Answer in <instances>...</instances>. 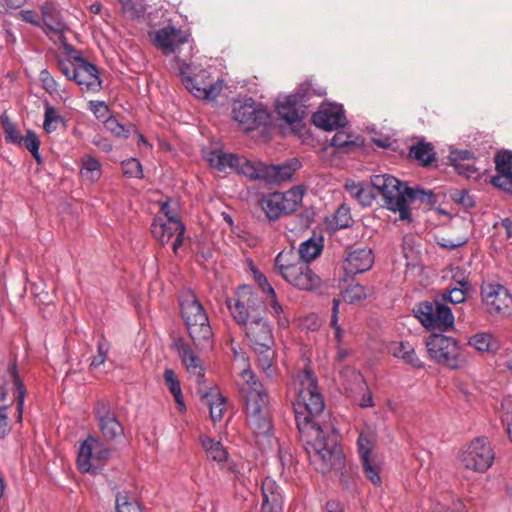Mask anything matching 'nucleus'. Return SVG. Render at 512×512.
Returning a JSON list of instances; mask_svg holds the SVG:
<instances>
[{
    "label": "nucleus",
    "mask_w": 512,
    "mask_h": 512,
    "mask_svg": "<svg viewBox=\"0 0 512 512\" xmlns=\"http://www.w3.org/2000/svg\"><path fill=\"white\" fill-rule=\"evenodd\" d=\"M262 510L265 512H282V499L279 493L276 492V485L274 482H264L262 485Z\"/></svg>",
    "instance_id": "nucleus-31"
},
{
    "label": "nucleus",
    "mask_w": 512,
    "mask_h": 512,
    "mask_svg": "<svg viewBox=\"0 0 512 512\" xmlns=\"http://www.w3.org/2000/svg\"><path fill=\"white\" fill-rule=\"evenodd\" d=\"M96 442V439L89 435L86 440H84L78 450L77 454V468L81 473H93L94 469L91 464V457L93 451V444Z\"/></svg>",
    "instance_id": "nucleus-35"
},
{
    "label": "nucleus",
    "mask_w": 512,
    "mask_h": 512,
    "mask_svg": "<svg viewBox=\"0 0 512 512\" xmlns=\"http://www.w3.org/2000/svg\"><path fill=\"white\" fill-rule=\"evenodd\" d=\"M63 123V118L58 114L56 108L47 104L45 107L43 128L47 133L57 129V125Z\"/></svg>",
    "instance_id": "nucleus-47"
},
{
    "label": "nucleus",
    "mask_w": 512,
    "mask_h": 512,
    "mask_svg": "<svg viewBox=\"0 0 512 512\" xmlns=\"http://www.w3.org/2000/svg\"><path fill=\"white\" fill-rule=\"evenodd\" d=\"M0 123L2 125L6 142L19 146L22 145L23 136L17 126L10 120L6 112L0 116Z\"/></svg>",
    "instance_id": "nucleus-42"
},
{
    "label": "nucleus",
    "mask_w": 512,
    "mask_h": 512,
    "mask_svg": "<svg viewBox=\"0 0 512 512\" xmlns=\"http://www.w3.org/2000/svg\"><path fill=\"white\" fill-rule=\"evenodd\" d=\"M467 291L468 288L454 287L430 300L419 302L413 308L414 317L417 320H454L448 303H463L467 298Z\"/></svg>",
    "instance_id": "nucleus-6"
},
{
    "label": "nucleus",
    "mask_w": 512,
    "mask_h": 512,
    "mask_svg": "<svg viewBox=\"0 0 512 512\" xmlns=\"http://www.w3.org/2000/svg\"><path fill=\"white\" fill-rule=\"evenodd\" d=\"M254 278L264 292H266L269 296H275L274 288L270 285L266 276L263 273H261L258 269H255L254 271Z\"/></svg>",
    "instance_id": "nucleus-59"
},
{
    "label": "nucleus",
    "mask_w": 512,
    "mask_h": 512,
    "mask_svg": "<svg viewBox=\"0 0 512 512\" xmlns=\"http://www.w3.org/2000/svg\"><path fill=\"white\" fill-rule=\"evenodd\" d=\"M262 301L250 286H242L236 292V297L228 301V307L234 320H261L257 311Z\"/></svg>",
    "instance_id": "nucleus-13"
},
{
    "label": "nucleus",
    "mask_w": 512,
    "mask_h": 512,
    "mask_svg": "<svg viewBox=\"0 0 512 512\" xmlns=\"http://www.w3.org/2000/svg\"><path fill=\"white\" fill-rule=\"evenodd\" d=\"M346 189L363 206L371 205L373 197H372L370 191L368 189L364 188L360 183L347 182Z\"/></svg>",
    "instance_id": "nucleus-45"
},
{
    "label": "nucleus",
    "mask_w": 512,
    "mask_h": 512,
    "mask_svg": "<svg viewBox=\"0 0 512 512\" xmlns=\"http://www.w3.org/2000/svg\"><path fill=\"white\" fill-rule=\"evenodd\" d=\"M41 20L50 29H56L60 25V13L56 5L46 1L40 5Z\"/></svg>",
    "instance_id": "nucleus-41"
},
{
    "label": "nucleus",
    "mask_w": 512,
    "mask_h": 512,
    "mask_svg": "<svg viewBox=\"0 0 512 512\" xmlns=\"http://www.w3.org/2000/svg\"><path fill=\"white\" fill-rule=\"evenodd\" d=\"M497 175L491 178V183L504 191L512 187V152H498L495 157Z\"/></svg>",
    "instance_id": "nucleus-25"
},
{
    "label": "nucleus",
    "mask_w": 512,
    "mask_h": 512,
    "mask_svg": "<svg viewBox=\"0 0 512 512\" xmlns=\"http://www.w3.org/2000/svg\"><path fill=\"white\" fill-rule=\"evenodd\" d=\"M352 221L350 208L347 205L342 204L337 208L333 215L332 225L336 229H343L349 227Z\"/></svg>",
    "instance_id": "nucleus-46"
},
{
    "label": "nucleus",
    "mask_w": 512,
    "mask_h": 512,
    "mask_svg": "<svg viewBox=\"0 0 512 512\" xmlns=\"http://www.w3.org/2000/svg\"><path fill=\"white\" fill-rule=\"evenodd\" d=\"M295 97L291 94L276 102L279 117L291 126L301 123L307 110Z\"/></svg>",
    "instance_id": "nucleus-24"
},
{
    "label": "nucleus",
    "mask_w": 512,
    "mask_h": 512,
    "mask_svg": "<svg viewBox=\"0 0 512 512\" xmlns=\"http://www.w3.org/2000/svg\"><path fill=\"white\" fill-rule=\"evenodd\" d=\"M189 34L173 25H167L154 33L153 43L164 54H174L188 42Z\"/></svg>",
    "instance_id": "nucleus-19"
},
{
    "label": "nucleus",
    "mask_w": 512,
    "mask_h": 512,
    "mask_svg": "<svg viewBox=\"0 0 512 512\" xmlns=\"http://www.w3.org/2000/svg\"><path fill=\"white\" fill-rule=\"evenodd\" d=\"M12 383L14 389V400L16 401V408L18 413V421L22 420L23 406L26 396V388L24 383L19 377L17 370L16 359H14L8 366L7 378L0 379V403H4L7 400L9 392V383Z\"/></svg>",
    "instance_id": "nucleus-16"
},
{
    "label": "nucleus",
    "mask_w": 512,
    "mask_h": 512,
    "mask_svg": "<svg viewBox=\"0 0 512 512\" xmlns=\"http://www.w3.org/2000/svg\"><path fill=\"white\" fill-rule=\"evenodd\" d=\"M241 377L243 382L238 383V391L245 407L248 424L254 433L269 435L273 426L268 393L251 369H244Z\"/></svg>",
    "instance_id": "nucleus-3"
},
{
    "label": "nucleus",
    "mask_w": 512,
    "mask_h": 512,
    "mask_svg": "<svg viewBox=\"0 0 512 512\" xmlns=\"http://www.w3.org/2000/svg\"><path fill=\"white\" fill-rule=\"evenodd\" d=\"M115 510L116 512H143L142 505L136 498L120 492L116 494Z\"/></svg>",
    "instance_id": "nucleus-43"
},
{
    "label": "nucleus",
    "mask_w": 512,
    "mask_h": 512,
    "mask_svg": "<svg viewBox=\"0 0 512 512\" xmlns=\"http://www.w3.org/2000/svg\"><path fill=\"white\" fill-rule=\"evenodd\" d=\"M66 49L70 59L76 62V70L72 80H74L84 93L95 90L96 85V66L88 62L81 56L80 52L72 46L67 45Z\"/></svg>",
    "instance_id": "nucleus-15"
},
{
    "label": "nucleus",
    "mask_w": 512,
    "mask_h": 512,
    "mask_svg": "<svg viewBox=\"0 0 512 512\" xmlns=\"http://www.w3.org/2000/svg\"><path fill=\"white\" fill-rule=\"evenodd\" d=\"M99 428L104 440L112 443L123 435V427L115 415H105L99 419Z\"/></svg>",
    "instance_id": "nucleus-33"
},
{
    "label": "nucleus",
    "mask_w": 512,
    "mask_h": 512,
    "mask_svg": "<svg viewBox=\"0 0 512 512\" xmlns=\"http://www.w3.org/2000/svg\"><path fill=\"white\" fill-rule=\"evenodd\" d=\"M453 166L459 175H463L466 178L473 177L477 171L474 161L453 164Z\"/></svg>",
    "instance_id": "nucleus-55"
},
{
    "label": "nucleus",
    "mask_w": 512,
    "mask_h": 512,
    "mask_svg": "<svg viewBox=\"0 0 512 512\" xmlns=\"http://www.w3.org/2000/svg\"><path fill=\"white\" fill-rule=\"evenodd\" d=\"M358 452L361 459L371 458V451L374 448V442L368 434L361 433L357 439Z\"/></svg>",
    "instance_id": "nucleus-51"
},
{
    "label": "nucleus",
    "mask_w": 512,
    "mask_h": 512,
    "mask_svg": "<svg viewBox=\"0 0 512 512\" xmlns=\"http://www.w3.org/2000/svg\"><path fill=\"white\" fill-rule=\"evenodd\" d=\"M58 66L60 71L67 77V79L72 80L76 70V62H71L70 60H59Z\"/></svg>",
    "instance_id": "nucleus-61"
},
{
    "label": "nucleus",
    "mask_w": 512,
    "mask_h": 512,
    "mask_svg": "<svg viewBox=\"0 0 512 512\" xmlns=\"http://www.w3.org/2000/svg\"><path fill=\"white\" fill-rule=\"evenodd\" d=\"M161 213L164 215V220H180L178 217V210L176 206H172L170 201H164L161 204Z\"/></svg>",
    "instance_id": "nucleus-60"
},
{
    "label": "nucleus",
    "mask_w": 512,
    "mask_h": 512,
    "mask_svg": "<svg viewBox=\"0 0 512 512\" xmlns=\"http://www.w3.org/2000/svg\"><path fill=\"white\" fill-rule=\"evenodd\" d=\"M468 344L473 346L479 352L494 354L499 350L498 341L490 333L486 332L477 333L471 336L468 340Z\"/></svg>",
    "instance_id": "nucleus-37"
},
{
    "label": "nucleus",
    "mask_w": 512,
    "mask_h": 512,
    "mask_svg": "<svg viewBox=\"0 0 512 512\" xmlns=\"http://www.w3.org/2000/svg\"><path fill=\"white\" fill-rule=\"evenodd\" d=\"M108 106L105 102L98 101V120L103 118V127L105 130L109 131L112 135L116 137H124L128 136V131L124 128L122 124L118 122V120L114 116H108Z\"/></svg>",
    "instance_id": "nucleus-34"
},
{
    "label": "nucleus",
    "mask_w": 512,
    "mask_h": 512,
    "mask_svg": "<svg viewBox=\"0 0 512 512\" xmlns=\"http://www.w3.org/2000/svg\"><path fill=\"white\" fill-rule=\"evenodd\" d=\"M19 17L23 21H25L33 26H36V27H40L42 24V20H41L40 16L34 10H28V9L21 10L19 12Z\"/></svg>",
    "instance_id": "nucleus-58"
},
{
    "label": "nucleus",
    "mask_w": 512,
    "mask_h": 512,
    "mask_svg": "<svg viewBox=\"0 0 512 512\" xmlns=\"http://www.w3.org/2000/svg\"><path fill=\"white\" fill-rule=\"evenodd\" d=\"M495 459V453L486 437H477L461 453L460 460L466 469L483 473Z\"/></svg>",
    "instance_id": "nucleus-10"
},
{
    "label": "nucleus",
    "mask_w": 512,
    "mask_h": 512,
    "mask_svg": "<svg viewBox=\"0 0 512 512\" xmlns=\"http://www.w3.org/2000/svg\"><path fill=\"white\" fill-rule=\"evenodd\" d=\"M201 400L209 406L210 417L214 423L221 421L223 418L226 398L215 388H210L208 391L198 388Z\"/></svg>",
    "instance_id": "nucleus-27"
},
{
    "label": "nucleus",
    "mask_w": 512,
    "mask_h": 512,
    "mask_svg": "<svg viewBox=\"0 0 512 512\" xmlns=\"http://www.w3.org/2000/svg\"><path fill=\"white\" fill-rule=\"evenodd\" d=\"M207 161L212 167L219 171H226L229 169L237 174H242L251 180H256L258 163H254L244 156L225 153L221 150H213L207 155Z\"/></svg>",
    "instance_id": "nucleus-11"
},
{
    "label": "nucleus",
    "mask_w": 512,
    "mask_h": 512,
    "mask_svg": "<svg viewBox=\"0 0 512 512\" xmlns=\"http://www.w3.org/2000/svg\"><path fill=\"white\" fill-rule=\"evenodd\" d=\"M363 473L365 477L370 480L374 485L380 486L382 483L380 477V469L379 467L372 461L371 458L361 459Z\"/></svg>",
    "instance_id": "nucleus-48"
},
{
    "label": "nucleus",
    "mask_w": 512,
    "mask_h": 512,
    "mask_svg": "<svg viewBox=\"0 0 512 512\" xmlns=\"http://www.w3.org/2000/svg\"><path fill=\"white\" fill-rule=\"evenodd\" d=\"M371 184L383 197L385 207L393 212H399L401 220L410 219L409 203L415 200L427 204L435 202L432 191H425L418 187L411 188L389 174L374 175L371 178Z\"/></svg>",
    "instance_id": "nucleus-4"
},
{
    "label": "nucleus",
    "mask_w": 512,
    "mask_h": 512,
    "mask_svg": "<svg viewBox=\"0 0 512 512\" xmlns=\"http://www.w3.org/2000/svg\"><path fill=\"white\" fill-rule=\"evenodd\" d=\"M369 288L358 283L351 284L342 292L343 300L348 304L357 303L367 297Z\"/></svg>",
    "instance_id": "nucleus-44"
},
{
    "label": "nucleus",
    "mask_w": 512,
    "mask_h": 512,
    "mask_svg": "<svg viewBox=\"0 0 512 512\" xmlns=\"http://www.w3.org/2000/svg\"><path fill=\"white\" fill-rule=\"evenodd\" d=\"M300 167L301 163L296 158L279 165H267L259 162L256 180H264L268 183L278 184L290 180Z\"/></svg>",
    "instance_id": "nucleus-18"
},
{
    "label": "nucleus",
    "mask_w": 512,
    "mask_h": 512,
    "mask_svg": "<svg viewBox=\"0 0 512 512\" xmlns=\"http://www.w3.org/2000/svg\"><path fill=\"white\" fill-rule=\"evenodd\" d=\"M114 451L115 447L112 443L104 445L98 441V462L109 459Z\"/></svg>",
    "instance_id": "nucleus-63"
},
{
    "label": "nucleus",
    "mask_w": 512,
    "mask_h": 512,
    "mask_svg": "<svg viewBox=\"0 0 512 512\" xmlns=\"http://www.w3.org/2000/svg\"><path fill=\"white\" fill-rule=\"evenodd\" d=\"M22 145H24L29 152H37L40 147V140L34 131L28 130L23 137Z\"/></svg>",
    "instance_id": "nucleus-53"
},
{
    "label": "nucleus",
    "mask_w": 512,
    "mask_h": 512,
    "mask_svg": "<svg viewBox=\"0 0 512 512\" xmlns=\"http://www.w3.org/2000/svg\"><path fill=\"white\" fill-rule=\"evenodd\" d=\"M243 325V329L250 341L253 350L263 348H273L274 337L272 329L268 322H238Z\"/></svg>",
    "instance_id": "nucleus-21"
},
{
    "label": "nucleus",
    "mask_w": 512,
    "mask_h": 512,
    "mask_svg": "<svg viewBox=\"0 0 512 512\" xmlns=\"http://www.w3.org/2000/svg\"><path fill=\"white\" fill-rule=\"evenodd\" d=\"M312 123L325 131L337 130L346 125V116L342 105L322 104L312 115Z\"/></svg>",
    "instance_id": "nucleus-17"
},
{
    "label": "nucleus",
    "mask_w": 512,
    "mask_h": 512,
    "mask_svg": "<svg viewBox=\"0 0 512 512\" xmlns=\"http://www.w3.org/2000/svg\"><path fill=\"white\" fill-rule=\"evenodd\" d=\"M418 240V236L411 233L404 235L402 238V253L408 265L415 266L419 261L420 250Z\"/></svg>",
    "instance_id": "nucleus-38"
},
{
    "label": "nucleus",
    "mask_w": 512,
    "mask_h": 512,
    "mask_svg": "<svg viewBox=\"0 0 512 512\" xmlns=\"http://www.w3.org/2000/svg\"><path fill=\"white\" fill-rule=\"evenodd\" d=\"M179 75L185 88L196 98L215 100L222 92L224 81H213L207 71L201 70L198 74L192 73L191 65L182 62Z\"/></svg>",
    "instance_id": "nucleus-8"
},
{
    "label": "nucleus",
    "mask_w": 512,
    "mask_h": 512,
    "mask_svg": "<svg viewBox=\"0 0 512 512\" xmlns=\"http://www.w3.org/2000/svg\"><path fill=\"white\" fill-rule=\"evenodd\" d=\"M323 248L322 236L310 237L299 245L298 251L292 247L282 250L275 258V267L292 286L300 290H315L320 287L321 279L309 263L321 255Z\"/></svg>",
    "instance_id": "nucleus-2"
},
{
    "label": "nucleus",
    "mask_w": 512,
    "mask_h": 512,
    "mask_svg": "<svg viewBox=\"0 0 512 512\" xmlns=\"http://www.w3.org/2000/svg\"><path fill=\"white\" fill-rule=\"evenodd\" d=\"M293 95L307 109L312 98L326 95V88L310 78L300 83Z\"/></svg>",
    "instance_id": "nucleus-28"
},
{
    "label": "nucleus",
    "mask_w": 512,
    "mask_h": 512,
    "mask_svg": "<svg viewBox=\"0 0 512 512\" xmlns=\"http://www.w3.org/2000/svg\"><path fill=\"white\" fill-rule=\"evenodd\" d=\"M179 307L182 320H208V315L203 305L197 298L196 294L191 290H185L180 293Z\"/></svg>",
    "instance_id": "nucleus-26"
},
{
    "label": "nucleus",
    "mask_w": 512,
    "mask_h": 512,
    "mask_svg": "<svg viewBox=\"0 0 512 512\" xmlns=\"http://www.w3.org/2000/svg\"><path fill=\"white\" fill-rule=\"evenodd\" d=\"M257 353V363L264 371L270 369L273 363L274 351L272 348H263L261 350H254Z\"/></svg>",
    "instance_id": "nucleus-52"
},
{
    "label": "nucleus",
    "mask_w": 512,
    "mask_h": 512,
    "mask_svg": "<svg viewBox=\"0 0 512 512\" xmlns=\"http://www.w3.org/2000/svg\"><path fill=\"white\" fill-rule=\"evenodd\" d=\"M165 383L167 384L171 394L173 395L175 402L178 405L179 410L185 408L183 394L181 391L180 382L177 378L176 373L172 369H165L163 373Z\"/></svg>",
    "instance_id": "nucleus-40"
},
{
    "label": "nucleus",
    "mask_w": 512,
    "mask_h": 512,
    "mask_svg": "<svg viewBox=\"0 0 512 512\" xmlns=\"http://www.w3.org/2000/svg\"><path fill=\"white\" fill-rule=\"evenodd\" d=\"M467 241L468 240L465 237L459 238L456 241L442 237L437 239V244L443 249L454 250L458 247L465 245Z\"/></svg>",
    "instance_id": "nucleus-57"
},
{
    "label": "nucleus",
    "mask_w": 512,
    "mask_h": 512,
    "mask_svg": "<svg viewBox=\"0 0 512 512\" xmlns=\"http://www.w3.org/2000/svg\"><path fill=\"white\" fill-rule=\"evenodd\" d=\"M295 381L298 382L299 388L296 401L293 402V409L303 448L318 472L325 475L335 471L339 475L341 484L346 489H351L354 484V472L352 466L346 462L338 436L325 437L321 426L314 420L325 408L317 377L311 367L306 365L297 373Z\"/></svg>",
    "instance_id": "nucleus-1"
},
{
    "label": "nucleus",
    "mask_w": 512,
    "mask_h": 512,
    "mask_svg": "<svg viewBox=\"0 0 512 512\" xmlns=\"http://www.w3.org/2000/svg\"><path fill=\"white\" fill-rule=\"evenodd\" d=\"M373 263V251L368 247H359L348 253L344 260L343 268L347 275H356L368 271Z\"/></svg>",
    "instance_id": "nucleus-22"
},
{
    "label": "nucleus",
    "mask_w": 512,
    "mask_h": 512,
    "mask_svg": "<svg viewBox=\"0 0 512 512\" xmlns=\"http://www.w3.org/2000/svg\"><path fill=\"white\" fill-rule=\"evenodd\" d=\"M10 405L0 406V439H3L10 432V425L7 415V410Z\"/></svg>",
    "instance_id": "nucleus-56"
},
{
    "label": "nucleus",
    "mask_w": 512,
    "mask_h": 512,
    "mask_svg": "<svg viewBox=\"0 0 512 512\" xmlns=\"http://www.w3.org/2000/svg\"><path fill=\"white\" fill-rule=\"evenodd\" d=\"M96 171V159L91 155L86 156L82 160V167L80 169V177L86 184L94 183V172Z\"/></svg>",
    "instance_id": "nucleus-49"
},
{
    "label": "nucleus",
    "mask_w": 512,
    "mask_h": 512,
    "mask_svg": "<svg viewBox=\"0 0 512 512\" xmlns=\"http://www.w3.org/2000/svg\"><path fill=\"white\" fill-rule=\"evenodd\" d=\"M43 88L50 94L56 92L57 84L47 69H43L39 75Z\"/></svg>",
    "instance_id": "nucleus-54"
},
{
    "label": "nucleus",
    "mask_w": 512,
    "mask_h": 512,
    "mask_svg": "<svg viewBox=\"0 0 512 512\" xmlns=\"http://www.w3.org/2000/svg\"><path fill=\"white\" fill-rule=\"evenodd\" d=\"M305 188L301 185L294 186L285 192H271L259 199V207L265 213L269 221L293 214L301 205Z\"/></svg>",
    "instance_id": "nucleus-7"
},
{
    "label": "nucleus",
    "mask_w": 512,
    "mask_h": 512,
    "mask_svg": "<svg viewBox=\"0 0 512 512\" xmlns=\"http://www.w3.org/2000/svg\"><path fill=\"white\" fill-rule=\"evenodd\" d=\"M455 322H421L430 334L425 338L427 353L436 363L451 370L463 368L467 359L461 352L458 341L444 335L454 330Z\"/></svg>",
    "instance_id": "nucleus-5"
},
{
    "label": "nucleus",
    "mask_w": 512,
    "mask_h": 512,
    "mask_svg": "<svg viewBox=\"0 0 512 512\" xmlns=\"http://www.w3.org/2000/svg\"><path fill=\"white\" fill-rule=\"evenodd\" d=\"M270 298V314L273 317L280 319L282 317V314L284 313V309L277 301L276 295L274 297L270 296Z\"/></svg>",
    "instance_id": "nucleus-64"
},
{
    "label": "nucleus",
    "mask_w": 512,
    "mask_h": 512,
    "mask_svg": "<svg viewBox=\"0 0 512 512\" xmlns=\"http://www.w3.org/2000/svg\"><path fill=\"white\" fill-rule=\"evenodd\" d=\"M389 352L397 358L402 359L406 364L414 368H423L424 363L416 355L414 347L409 342H391L389 344Z\"/></svg>",
    "instance_id": "nucleus-29"
},
{
    "label": "nucleus",
    "mask_w": 512,
    "mask_h": 512,
    "mask_svg": "<svg viewBox=\"0 0 512 512\" xmlns=\"http://www.w3.org/2000/svg\"><path fill=\"white\" fill-rule=\"evenodd\" d=\"M151 232L161 245H166L173 237L184 235L185 225L181 220H164L163 217L156 216L151 225Z\"/></svg>",
    "instance_id": "nucleus-23"
},
{
    "label": "nucleus",
    "mask_w": 512,
    "mask_h": 512,
    "mask_svg": "<svg viewBox=\"0 0 512 512\" xmlns=\"http://www.w3.org/2000/svg\"><path fill=\"white\" fill-rule=\"evenodd\" d=\"M233 119L245 131H253L266 126L270 120L268 110L252 98L236 100L232 107Z\"/></svg>",
    "instance_id": "nucleus-9"
},
{
    "label": "nucleus",
    "mask_w": 512,
    "mask_h": 512,
    "mask_svg": "<svg viewBox=\"0 0 512 512\" xmlns=\"http://www.w3.org/2000/svg\"><path fill=\"white\" fill-rule=\"evenodd\" d=\"M409 156L417 160L424 167L430 166L436 158V152L431 143L420 141L411 146Z\"/></svg>",
    "instance_id": "nucleus-36"
},
{
    "label": "nucleus",
    "mask_w": 512,
    "mask_h": 512,
    "mask_svg": "<svg viewBox=\"0 0 512 512\" xmlns=\"http://www.w3.org/2000/svg\"><path fill=\"white\" fill-rule=\"evenodd\" d=\"M201 444L209 459L219 463L227 460L228 452L219 441H215L213 438L205 436L201 438Z\"/></svg>",
    "instance_id": "nucleus-39"
},
{
    "label": "nucleus",
    "mask_w": 512,
    "mask_h": 512,
    "mask_svg": "<svg viewBox=\"0 0 512 512\" xmlns=\"http://www.w3.org/2000/svg\"><path fill=\"white\" fill-rule=\"evenodd\" d=\"M207 161L212 167L219 171H226L229 169L237 174H242L251 180H256L258 163H254L244 156L225 153L221 150H213L207 155Z\"/></svg>",
    "instance_id": "nucleus-12"
},
{
    "label": "nucleus",
    "mask_w": 512,
    "mask_h": 512,
    "mask_svg": "<svg viewBox=\"0 0 512 512\" xmlns=\"http://www.w3.org/2000/svg\"><path fill=\"white\" fill-rule=\"evenodd\" d=\"M451 160L453 164L474 161L473 153L468 150H460L451 153Z\"/></svg>",
    "instance_id": "nucleus-62"
},
{
    "label": "nucleus",
    "mask_w": 512,
    "mask_h": 512,
    "mask_svg": "<svg viewBox=\"0 0 512 512\" xmlns=\"http://www.w3.org/2000/svg\"><path fill=\"white\" fill-rule=\"evenodd\" d=\"M172 348L178 353L187 372L196 378L197 384L200 386L204 383L205 369L202 366V360L190 345L179 337L174 340Z\"/></svg>",
    "instance_id": "nucleus-20"
},
{
    "label": "nucleus",
    "mask_w": 512,
    "mask_h": 512,
    "mask_svg": "<svg viewBox=\"0 0 512 512\" xmlns=\"http://www.w3.org/2000/svg\"><path fill=\"white\" fill-rule=\"evenodd\" d=\"M486 310L496 316L508 317L512 313V295L500 284L486 283L481 287Z\"/></svg>",
    "instance_id": "nucleus-14"
},
{
    "label": "nucleus",
    "mask_w": 512,
    "mask_h": 512,
    "mask_svg": "<svg viewBox=\"0 0 512 512\" xmlns=\"http://www.w3.org/2000/svg\"><path fill=\"white\" fill-rule=\"evenodd\" d=\"M122 171L126 177L142 178L143 170L140 161L136 158H130L122 162Z\"/></svg>",
    "instance_id": "nucleus-50"
},
{
    "label": "nucleus",
    "mask_w": 512,
    "mask_h": 512,
    "mask_svg": "<svg viewBox=\"0 0 512 512\" xmlns=\"http://www.w3.org/2000/svg\"><path fill=\"white\" fill-rule=\"evenodd\" d=\"M188 334L196 346L212 343L213 331L210 322H185Z\"/></svg>",
    "instance_id": "nucleus-30"
},
{
    "label": "nucleus",
    "mask_w": 512,
    "mask_h": 512,
    "mask_svg": "<svg viewBox=\"0 0 512 512\" xmlns=\"http://www.w3.org/2000/svg\"><path fill=\"white\" fill-rule=\"evenodd\" d=\"M330 146L339 154H350L360 149L361 143L345 131H337L330 140Z\"/></svg>",
    "instance_id": "nucleus-32"
}]
</instances>
